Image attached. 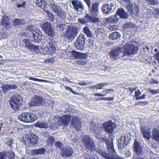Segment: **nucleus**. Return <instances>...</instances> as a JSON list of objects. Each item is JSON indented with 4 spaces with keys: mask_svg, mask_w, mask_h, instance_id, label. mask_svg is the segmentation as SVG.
<instances>
[{
    "mask_svg": "<svg viewBox=\"0 0 159 159\" xmlns=\"http://www.w3.org/2000/svg\"><path fill=\"white\" fill-rule=\"evenodd\" d=\"M116 128L115 124L111 121H107L102 124V127L100 128L95 125L94 123H92L90 127L92 131H93L94 135L98 139H100L102 138L103 135L102 130L104 129V131L108 134L113 133L114 129Z\"/></svg>",
    "mask_w": 159,
    "mask_h": 159,
    "instance_id": "f257e3e1",
    "label": "nucleus"
},
{
    "mask_svg": "<svg viewBox=\"0 0 159 159\" xmlns=\"http://www.w3.org/2000/svg\"><path fill=\"white\" fill-rule=\"evenodd\" d=\"M9 100L11 107L15 111H17L22 103L21 97L18 94H15L11 97Z\"/></svg>",
    "mask_w": 159,
    "mask_h": 159,
    "instance_id": "f03ea898",
    "label": "nucleus"
},
{
    "mask_svg": "<svg viewBox=\"0 0 159 159\" xmlns=\"http://www.w3.org/2000/svg\"><path fill=\"white\" fill-rule=\"evenodd\" d=\"M19 120L25 123H30L34 122L37 119L36 114L30 112H24L18 117Z\"/></svg>",
    "mask_w": 159,
    "mask_h": 159,
    "instance_id": "7ed1b4c3",
    "label": "nucleus"
},
{
    "mask_svg": "<svg viewBox=\"0 0 159 159\" xmlns=\"http://www.w3.org/2000/svg\"><path fill=\"white\" fill-rule=\"evenodd\" d=\"M78 33V29L77 27L69 25L64 33L65 36L70 39H73Z\"/></svg>",
    "mask_w": 159,
    "mask_h": 159,
    "instance_id": "20e7f679",
    "label": "nucleus"
},
{
    "mask_svg": "<svg viewBox=\"0 0 159 159\" xmlns=\"http://www.w3.org/2000/svg\"><path fill=\"white\" fill-rule=\"evenodd\" d=\"M131 139L129 134H124L121 135V138L118 141V145L119 149L124 148L129 143Z\"/></svg>",
    "mask_w": 159,
    "mask_h": 159,
    "instance_id": "39448f33",
    "label": "nucleus"
},
{
    "mask_svg": "<svg viewBox=\"0 0 159 159\" xmlns=\"http://www.w3.org/2000/svg\"><path fill=\"white\" fill-rule=\"evenodd\" d=\"M100 21L99 18L92 16L89 14H86L84 18H80L78 19V21L82 24H86L88 22L95 23Z\"/></svg>",
    "mask_w": 159,
    "mask_h": 159,
    "instance_id": "423d86ee",
    "label": "nucleus"
},
{
    "mask_svg": "<svg viewBox=\"0 0 159 159\" xmlns=\"http://www.w3.org/2000/svg\"><path fill=\"white\" fill-rule=\"evenodd\" d=\"M138 50L137 47L135 46L133 44L131 45L127 43L125 45V49L123 51V50H122V57L136 53Z\"/></svg>",
    "mask_w": 159,
    "mask_h": 159,
    "instance_id": "0eeeda50",
    "label": "nucleus"
},
{
    "mask_svg": "<svg viewBox=\"0 0 159 159\" xmlns=\"http://www.w3.org/2000/svg\"><path fill=\"white\" fill-rule=\"evenodd\" d=\"M83 141L84 145L87 149L90 150L94 149L95 146L94 141L89 135L85 136L83 137Z\"/></svg>",
    "mask_w": 159,
    "mask_h": 159,
    "instance_id": "6e6552de",
    "label": "nucleus"
},
{
    "mask_svg": "<svg viewBox=\"0 0 159 159\" xmlns=\"http://www.w3.org/2000/svg\"><path fill=\"white\" fill-rule=\"evenodd\" d=\"M122 47H116L111 50L110 52L111 58L113 60H116L119 59L120 57H122Z\"/></svg>",
    "mask_w": 159,
    "mask_h": 159,
    "instance_id": "1a4fd4ad",
    "label": "nucleus"
},
{
    "mask_svg": "<svg viewBox=\"0 0 159 159\" xmlns=\"http://www.w3.org/2000/svg\"><path fill=\"white\" fill-rule=\"evenodd\" d=\"M85 37L84 35L83 34L80 35L75 43L76 48L78 50H82L85 46Z\"/></svg>",
    "mask_w": 159,
    "mask_h": 159,
    "instance_id": "9d476101",
    "label": "nucleus"
},
{
    "mask_svg": "<svg viewBox=\"0 0 159 159\" xmlns=\"http://www.w3.org/2000/svg\"><path fill=\"white\" fill-rule=\"evenodd\" d=\"M116 8L115 4L114 3H110L103 5L102 11L103 13L109 14L114 12Z\"/></svg>",
    "mask_w": 159,
    "mask_h": 159,
    "instance_id": "9b49d317",
    "label": "nucleus"
},
{
    "mask_svg": "<svg viewBox=\"0 0 159 159\" xmlns=\"http://www.w3.org/2000/svg\"><path fill=\"white\" fill-rule=\"evenodd\" d=\"M56 50V48L52 43L46 42L44 46V53L46 54H52Z\"/></svg>",
    "mask_w": 159,
    "mask_h": 159,
    "instance_id": "f8f14e48",
    "label": "nucleus"
},
{
    "mask_svg": "<svg viewBox=\"0 0 159 159\" xmlns=\"http://www.w3.org/2000/svg\"><path fill=\"white\" fill-rule=\"evenodd\" d=\"M71 118V116L69 115H64L59 118L57 124L59 126L66 127L68 125V123Z\"/></svg>",
    "mask_w": 159,
    "mask_h": 159,
    "instance_id": "ddd939ff",
    "label": "nucleus"
},
{
    "mask_svg": "<svg viewBox=\"0 0 159 159\" xmlns=\"http://www.w3.org/2000/svg\"><path fill=\"white\" fill-rule=\"evenodd\" d=\"M42 28L49 36L52 37L55 35V33L50 23L48 22L44 23L42 25Z\"/></svg>",
    "mask_w": 159,
    "mask_h": 159,
    "instance_id": "4468645a",
    "label": "nucleus"
},
{
    "mask_svg": "<svg viewBox=\"0 0 159 159\" xmlns=\"http://www.w3.org/2000/svg\"><path fill=\"white\" fill-rule=\"evenodd\" d=\"M71 2L73 8L75 10L78 11H81L84 10L85 7L81 2L77 0H71Z\"/></svg>",
    "mask_w": 159,
    "mask_h": 159,
    "instance_id": "2eb2a0df",
    "label": "nucleus"
},
{
    "mask_svg": "<svg viewBox=\"0 0 159 159\" xmlns=\"http://www.w3.org/2000/svg\"><path fill=\"white\" fill-rule=\"evenodd\" d=\"M99 3H94L92 4L91 7L89 9L90 15L92 16L97 17L99 13Z\"/></svg>",
    "mask_w": 159,
    "mask_h": 159,
    "instance_id": "dca6fc26",
    "label": "nucleus"
},
{
    "mask_svg": "<svg viewBox=\"0 0 159 159\" xmlns=\"http://www.w3.org/2000/svg\"><path fill=\"white\" fill-rule=\"evenodd\" d=\"M141 130L144 137L147 139L148 140H149L151 135V132L149 131V129H150V128L147 129L146 128L148 127L147 125H146L144 124H141Z\"/></svg>",
    "mask_w": 159,
    "mask_h": 159,
    "instance_id": "f3484780",
    "label": "nucleus"
},
{
    "mask_svg": "<svg viewBox=\"0 0 159 159\" xmlns=\"http://www.w3.org/2000/svg\"><path fill=\"white\" fill-rule=\"evenodd\" d=\"M61 154L63 157H68L73 153V149L70 147L68 146L61 149Z\"/></svg>",
    "mask_w": 159,
    "mask_h": 159,
    "instance_id": "a211bd4d",
    "label": "nucleus"
},
{
    "mask_svg": "<svg viewBox=\"0 0 159 159\" xmlns=\"http://www.w3.org/2000/svg\"><path fill=\"white\" fill-rule=\"evenodd\" d=\"M44 102V100L43 99L42 97L35 96L31 99V104L34 106H40L43 105Z\"/></svg>",
    "mask_w": 159,
    "mask_h": 159,
    "instance_id": "6ab92c4d",
    "label": "nucleus"
},
{
    "mask_svg": "<svg viewBox=\"0 0 159 159\" xmlns=\"http://www.w3.org/2000/svg\"><path fill=\"white\" fill-rule=\"evenodd\" d=\"M44 37L42 33L39 30H36L35 31H33V41L36 43L40 42L43 39V37Z\"/></svg>",
    "mask_w": 159,
    "mask_h": 159,
    "instance_id": "aec40b11",
    "label": "nucleus"
},
{
    "mask_svg": "<svg viewBox=\"0 0 159 159\" xmlns=\"http://www.w3.org/2000/svg\"><path fill=\"white\" fill-rule=\"evenodd\" d=\"M102 139L106 144L109 153H111L112 154H114L115 153V151L113 148L112 140H111V141H110L109 140L107 139L105 137H102Z\"/></svg>",
    "mask_w": 159,
    "mask_h": 159,
    "instance_id": "412c9836",
    "label": "nucleus"
},
{
    "mask_svg": "<svg viewBox=\"0 0 159 159\" xmlns=\"http://www.w3.org/2000/svg\"><path fill=\"white\" fill-rule=\"evenodd\" d=\"M81 121L77 117L72 118L71 124L75 128L77 131L80 130L82 127Z\"/></svg>",
    "mask_w": 159,
    "mask_h": 159,
    "instance_id": "4be33fe9",
    "label": "nucleus"
},
{
    "mask_svg": "<svg viewBox=\"0 0 159 159\" xmlns=\"http://www.w3.org/2000/svg\"><path fill=\"white\" fill-rule=\"evenodd\" d=\"M23 42L25 44V47H26L29 49H33L36 51H39V50L38 46L32 44L27 39H24L23 40Z\"/></svg>",
    "mask_w": 159,
    "mask_h": 159,
    "instance_id": "5701e85b",
    "label": "nucleus"
},
{
    "mask_svg": "<svg viewBox=\"0 0 159 159\" xmlns=\"http://www.w3.org/2000/svg\"><path fill=\"white\" fill-rule=\"evenodd\" d=\"M38 140V136L33 133H30L29 135L28 140L30 146H34L37 143Z\"/></svg>",
    "mask_w": 159,
    "mask_h": 159,
    "instance_id": "b1692460",
    "label": "nucleus"
},
{
    "mask_svg": "<svg viewBox=\"0 0 159 159\" xmlns=\"http://www.w3.org/2000/svg\"><path fill=\"white\" fill-rule=\"evenodd\" d=\"M117 15L122 19H127L129 17V14L122 8H118L116 12Z\"/></svg>",
    "mask_w": 159,
    "mask_h": 159,
    "instance_id": "393cba45",
    "label": "nucleus"
},
{
    "mask_svg": "<svg viewBox=\"0 0 159 159\" xmlns=\"http://www.w3.org/2000/svg\"><path fill=\"white\" fill-rule=\"evenodd\" d=\"M17 86L14 84H6L2 85V93L5 94L9 89L12 90L16 89L17 88Z\"/></svg>",
    "mask_w": 159,
    "mask_h": 159,
    "instance_id": "a878e982",
    "label": "nucleus"
},
{
    "mask_svg": "<svg viewBox=\"0 0 159 159\" xmlns=\"http://www.w3.org/2000/svg\"><path fill=\"white\" fill-rule=\"evenodd\" d=\"M49 5L50 8L55 13H56L59 10H61V9L60 6L55 4L52 0H50Z\"/></svg>",
    "mask_w": 159,
    "mask_h": 159,
    "instance_id": "bb28decb",
    "label": "nucleus"
},
{
    "mask_svg": "<svg viewBox=\"0 0 159 159\" xmlns=\"http://www.w3.org/2000/svg\"><path fill=\"white\" fill-rule=\"evenodd\" d=\"M9 18L6 16H3L0 20V23L1 25L4 27L7 28L9 26Z\"/></svg>",
    "mask_w": 159,
    "mask_h": 159,
    "instance_id": "cd10ccee",
    "label": "nucleus"
},
{
    "mask_svg": "<svg viewBox=\"0 0 159 159\" xmlns=\"http://www.w3.org/2000/svg\"><path fill=\"white\" fill-rule=\"evenodd\" d=\"M152 138L156 141L159 142V129L154 128L152 130Z\"/></svg>",
    "mask_w": 159,
    "mask_h": 159,
    "instance_id": "c85d7f7f",
    "label": "nucleus"
},
{
    "mask_svg": "<svg viewBox=\"0 0 159 159\" xmlns=\"http://www.w3.org/2000/svg\"><path fill=\"white\" fill-rule=\"evenodd\" d=\"M98 153L102 157L106 159H110L111 153H107L106 152L103 150H98Z\"/></svg>",
    "mask_w": 159,
    "mask_h": 159,
    "instance_id": "c756f323",
    "label": "nucleus"
},
{
    "mask_svg": "<svg viewBox=\"0 0 159 159\" xmlns=\"http://www.w3.org/2000/svg\"><path fill=\"white\" fill-rule=\"evenodd\" d=\"M12 22L13 25L16 26L17 25H24L25 22L23 19L16 18L13 20Z\"/></svg>",
    "mask_w": 159,
    "mask_h": 159,
    "instance_id": "7c9ffc66",
    "label": "nucleus"
},
{
    "mask_svg": "<svg viewBox=\"0 0 159 159\" xmlns=\"http://www.w3.org/2000/svg\"><path fill=\"white\" fill-rule=\"evenodd\" d=\"M120 37V34L117 32H114L111 34L109 36V38L113 40L118 39Z\"/></svg>",
    "mask_w": 159,
    "mask_h": 159,
    "instance_id": "2f4dec72",
    "label": "nucleus"
},
{
    "mask_svg": "<svg viewBox=\"0 0 159 159\" xmlns=\"http://www.w3.org/2000/svg\"><path fill=\"white\" fill-rule=\"evenodd\" d=\"M8 159H15V154L12 150L4 151Z\"/></svg>",
    "mask_w": 159,
    "mask_h": 159,
    "instance_id": "473e14b6",
    "label": "nucleus"
},
{
    "mask_svg": "<svg viewBox=\"0 0 159 159\" xmlns=\"http://www.w3.org/2000/svg\"><path fill=\"white\" fill-rule=\"evenodd\" d=\"M83 31L84 33L87 36L90 38L93 37V34L91 31L89 29L88 26H85L83 29Z\"/></svg>",
    "mask_w": 159,
    "mask_h": 159,
    "instance_id": "72a5a7b5",
    "label": "nucleus"
},
{
    "mask_svg": "<svg viewBox=\"0 0 159 159\" xmlns=\"http://www.w3.org/2000/svg\"><path fill=\"white\" fill-rule=\"evenodd\" d=\"M35 126L40 128H46L48 127V125L46 122L39 121L35 124Z\"/></svg>",
    "mask_w": 159,
    "mask_h": 159,
    "instance_id": "f704fd0d",
    "label": "nucleus"
},
{
    "mask_svg": "<svg viewBox=\"0 0 159 159\" xmlns=\"http://www.w3.org/2000/svg\"><path fill=\"white\" fill-rule=\"evenodd\" d=\"M109 21L112 23H117L119 21V18L117 17V15L112 16L108 19Z\"/></svg>",
    "mask_w": 159,
    "mask_h": 159,
    "instance_id": "c9c22d12",
    "label": "nucleus"
},
{
    "mask_svg": "<svg viewBox=\"0 0 159 159\" xmlns=\"http://www.w3.org/2000/svg\"><path fill=\"white\" fill-rule=\"evenodd\" d=\"M36 4L38 7L42 8L44 7L45 5L44 1L42 0H37Z\"/></svg>",
    "mask_w": 159,
    "mask_h": 159,
    "instance_id": "e433bc0d",
    "label": "nucleus"
},
{
    "mask_svg": "<svg viewBox=\"0 0 159 159\" xmlns=\"http://www.w3.org/2000/svg\"><path fill=\"white\" fill-rule=\"evenodd\" d=\"M108 84L106 83L104 84L100 83L95 85V87L97 89H102L103 87Z\"/></svg>",
    "mask_w": 159,
    "mask_h": 159,
    "instance_id": "4c0bfd02",
    "label": "nucleus"
},
{
    "mask_svg": "<svg viewBox=\"0 0 159 159\" xmlns=\"http://www.w3.org/2000/svg\"><path fill=\"white\" fill-rule=\"evenodd\" d=\"M80 52H78L75 51H72L70 53L71 56L74 58H78L79 57Z\"/></svg>",
    "mask_w": 159,
    "mask_h": 159,
    "instance_id": "58836bf2",
    "label": "nucleus"
},
{
    "mask_svg": "<svg viewBox=\"0 0 159 159\" xmlns=\"http://www.w3.org/2000/svg\"><path fill=\"white\" fill-rule=\"evenodd\" d=\"M48 18V20L50 21L53 22L55 20V16L52 13V12L50 11L47 15Z\"/></svg>",
    "mask_w": 159,
    "mask_h": 159,
    "instance_id": "ea45409f",
    "label": "nucleus"
},
{
    "mask_svg": "<svg viewBox=\"0 0 159 159\" xmlns=\"http://www.w3.org/2000/svg\"><path fill=\"white\" fill-rule=\"evenodd\" d=\"M56 14L61 19H64L65 17V13L61 12V10L58 11Z\"/></svg>",
    "mask_w": 159,
    "mask_h": 159,
    "instance_id": "a19ab883",
    "label": "nucleus"
},
{
    "mask_svg": "<svg viewBox=\"0 0 159 159\" xmlns=\"http://www.w3.org/2000/svg\"><path fill=\"white\" fill-rule=\"evenodd\" d=\"M134 25L131 23H127L124 25V27L125 29H129L133 28Z\"/></svg>",
    "mask_w": 159,
    "mask_h": 159,
    "instance_id": "79ce46f5",
    "label": "nucleus"
},
{
    "mask_svg": "<svg viewBox=\"0 0 159 159\" xmlns=\"http://www.w3.org/2000/svg\"><path fill=\"white\" fill-rule=\"evenodd\" d=\"M68 25H66L64 24H60L58 26V27L60 28L59 30L61 32H63L65 29H67V27L68 26Z\"/></svg>",
    "mask_w": 159,
    "mask_h": 159,
    "instance_id": "37998d69",
    "label": "nucleus"
},
{
    "mask_svg": "<svg viewBox=\"0 0 159 159\" xmlns=\"http://www.w3.org/2000/svg\"><path fill=\"white\" fill-rule=\"evenodd\" d=\"M114 91L113 89H106L103 90L102 92V93H104L103 95H105V96L107 95L108 93H114Z\"/></svg>",
    "mask_w": 159,
    "mask_h": 159,
    "instance_id": "c03bdc74",
    "label": "nucleus"
},
{
    "mask_svg": "<svg viewBox=\"0 0 159 159\" xmlns=\"http://www.w3.org/2000/svg\"><path fill=\"white\" fill-rule=\"evenodd\" d=\"M55 145L57 148H59L60 149H62L61 148L63 146L62 143L60 141L56 142L55 143Z\"/></svg>",
    "mask_w": 159,
    "mask_h": 159,
    "instance_id": "a18cd8bd",
    "label": "nucleus"
},
{
    "mask_svg": "<svg viewBox=\"0 0 159 159\" xmlns=\"http://www.w3.org/2000/svg\"><path fill=\"white\" fill-rule=\"evenodd\" d=\"M110 159H124L123 157H121L118 155H112Z\"/></svg>",
    "mask_w": 159,
    "mask_h": 159,
    "instance_id": "49530a36",
    "label": "nucleus"
},
{
    "mask_svg": "<svg viewBox=\"0 0 159 159\" xmlns=\"http://www.w3.org/2000/svg\"><path fill=\"white\" fill-rule=\"evenodd\" d=\"M35 27L33 25H30L28 26L26 28L25 30L27 31H32L34 30Z\"/></svg>",
    "mask_w": 159,
    "mask_h": 159,
    "instance_id": "de8ad7c7",
    "label": "nucleus"
},
{
    "mask_svg": "<svg viewBox=\"0 0 159 159\" xmlns=\"http://www.w3.org/2000/svg\"><path fill=\"white\" fill-rule=\"evenodd\" d=\"M37 150H38L39 155H40L44 154L46 152L45 149L43 148L38 149H37Z\"/></svg>",
    "mask_w": 159,
    "mask_h": 159,
    "instance_id": "09e8293b",
    "label": "nucleus"
},
{
    "mask_svg": "<svg viewBox=\"0 0 159 159\" xmlns=\"http://www.w3.org/2000/svg\"><path fill=\"white\" fill-rule=\"evenodd\" d=\"M0 159H7L6 154L3 151L0 152Z\"/></svg>",
    "mask_w": 159,
    "mask_h": 159,
    "instance_id": "8fccbe9b",
    "label": "nucleus"
},
{
    "mask_svg": "<svg viewBox=\"0 0 159 159\" xmlns=\"http://www.w3.org/2000/svg\"><path fill=\"white\" fill-rule=\"evenodd\" d=\"M29 80H32L34 81H39V82H45V80H41V79H39L36 78H33L32 77H30L29 78Z\"/></svg>",
    "mask_w": 159,
    "mask_h": 159,
    "instance_id": "3c124183",
    "label": "nucleus"
},
{
    "mask_svg": "<svg viewBox=\"0 0 159 159\" xmlns=\"http://www.w3.org/2000/svg\"><path fill=\"white\" fill-rule=\"evenodd\" d=\"M31 154L32 155H39L38 150L37 149H33L31 151Z\"/></svg>",
    "mask_w": 159,
    "mask_h": 159,
    "instance_id": "603ef678",
    "label": "nucleus"
},
{
    "mask_svg": "<svg viewBox=\"0 0 159 159\" xmlns=\"http://www.w3.org/2000/svg\"><path fill=\"white\" fill-rule=\"evenodd\" d=\"M89 84H92V82H89L88 81L86 82L84 81H82L79 83V84L81 85H89Z\"/></svg>",
    "mask_w": 159,
    "mask_h": 159,
    "instance_id": "864d4df0",
    "label": "nucleus"
},
{
    "mask_svg": "<svg viewBox=\"0 0 159 159\" xmlns=\"http://www.w3.org/2000/svg\"><path fill=\"white\" fill-rule=\"evenodd\" d=\"M87 53H82L80 52V55L79 56V57H80L81 59H85L87 57Z\"/></svg>",
    "mask_w": 159,
    "mask_h": 159,
    "instance_id": "5fc2aeb1",
    "label": "nucleus"
},
{
    "mask_svg": "<svg viewBox=\"0 0 159 159\" xmlns=\"http://www.w3.org/2000/svg\"><path fill=\"white\" fill-rule=\"evenodd\" d=\"M118 28L116 25H113L109 26V28L111 31L116 30Z\"/></svg>",
    "mask_w": 159,
    "mask_h": 159,
    "instance_id": "6e6d98bb",
    "label": "nucleus"
},
{
    "mask_svg": "<svg viewBox=\"0 0 159 159\" xmlns=\"http://www.w3.org/2000/svg\"><path fill=\"white\" fill-rule=\"evenodd\" d=\"M54 140L55 139L54 138L50 136L48 137V139L47 141L48 142H49V143H52Z\"/></svg>",
    "mask_w": 159,
    "mask_h": 159,
    "instance_id": "4d7b16f0",
    "label": "nucleus"
},
{
    "mask_svg": "<svg viewBox=\"0 0 159 159\" xmlns=\"http://www.w3.org/2000/svg\"><path fill=\"white\" fill-rule=\"evenodd\" d=\"M86 159H96V156H91L89 154H85Z\"/></svg>",
    "mask_w": 159,
    "mask_h": 159,
    "instance_id": "13d9d810",
    "label": "nucleus"
},
{
    "mask_svg": "<svg viewBox=\"0 0 159 159\" xmlns=\"http://www.w3.org/2000/svg\"><path fill=\"white\" fill-rule=\"evenodd\" d=\"M149 92H151L153 94H156L159 93V89H157L156 90H152L150 89Z\"/></svg>",
    "mask_w": 159,
    "mask_h": 159,
    "instance_id": "bf43d9fd",
    "label": "nucleus"
},
{
    "mask_svg": "<svg viewBox=\"0 0 159 159\" xmlns=\"http://www.w3.org/2000/svg\"><path fill=\"white\" fill-rule=\"evenodd\" d=\"M148 2H151L152 5H155L158 3V2L157 0H147Z\"/></svg>",
    "mask_w": 159,
    "mask_h": 159,
    "instance_id": "052dcab7",
    "label": "nucleus"
},
{
    "mask_svg": "<svg viewBox=\"0 0 159 159\" xmlns=\"http://www.w3.org/2000/svg\"><path fill=\"white\" fill-rule=\"evenodd\" d=\"M102 30V29L100 28H98V29H97V30H96L95 31L94 34H96L97 37H98L99 36V34L100 32H101Z\"/></svg>",
    "mask_w": 159,
    "mask_h": 159,
    "instance_id": "680f3d73",
    "label": "nucleus"
},
{
    "mask_svg": "<svg viewBox=\"0 0 159 159\" xmlns=\"http://www.w3.org/2000/svg\"><path fill=\"white\" fill-rule=\"evenodd\" d=\"M141 93L139 90L136 91L135 92V97L136 98L138 97V96L141 94Z\"/></svg>",
    "mask_w": 159,
    "mask_h": 159,
    "instance_id": "e2e57ef3",
    "label": "nucleus"
},
{
    "mask_svg": "<svg viewBox=\"0 0 159 159\" xmlns=\"http://www.w3.org/2000/svg\"><path fill=\"white\" fill-rule=\"evenodd\" d=\"M54 60L53 58H51L49 59H47L45 60V61L46 63L52 62H53Z\"/></svg>",
    "mask_w": 159,
    "mask_h": 159,
    "instance_id": "0e129e2a",
    "label": "nucleus"
},
{
    "mask_svg": "<svg viewBox=\"0 0 159 159\" xmlns=\"http://www.w3.org/2000/svg\"><path fill=\"white\" fill-rule=\"evenodd\" d=\"M149 82L151 84H157L159 82L155 80L151 79L149 80Z\"/></svg>",
    "mask_w": 159,
    "mask_h": 159,
    "instance_id": "69168bd1",
    "label": "nucleus"
},
{
    "mask_svg": "<svg viewBox=\"0 0 159 159\" xmlns=\"http://www.w3.org/2000/svg\"><path fill=\"white\" fill-rule=\"evenodd\" d=\"M126 8L128 9L129 11H132V6L131 4H130L129 5H128L127 6Z\"/></svg>",
    "mask_w": 159,
    "mask_h": 159,
    "instance_id": "338daca9",
    "label": "nucleus"
},
{
    "mask_svg": "<svg viewBox=\"0 0 159 159\" xmlns=\"http://www.w3.org/2000/svg\"><path fill=\"white\" fill-rule=\"evenodd\" d=\"M146 96V95L145 94H143L141 96L139 97L136 98V100L142 99H144Z\"/></svg>",
    "mask_w": 159,
    "mask_h": 159,
    "instance_id": "774afa93",
    "label": "nucleus"
}]
</instances>
